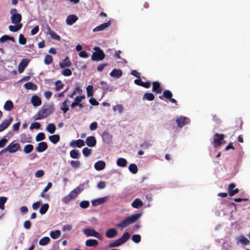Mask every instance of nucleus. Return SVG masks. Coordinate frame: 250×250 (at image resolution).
<instances>
[{
	"label": "nucleus",
	"instance_id": "obj_1",
	"mask_svg": "<svg viewBox=\"0 0 250 250\" xmlns=\"http://www.w3.org/2000/svg\"><path fill=\"white\" fill-rule=\"evenodd\" d=\"M54 110L55 108L53 104L44 105L34 115V119L38 120L45 118L52 113Z\"/></svg>",
	"mask_w": 250,
	"mask_h": 250
},
{
	"label": "nucleus",
	"instance_id": "obj_2",
	"mask_svg": "<svg viewBox=\"0 0 250 250\" xmlns=\"http://www.w3.org/2000/svg\"><path fill=\"white\" fill-rule=\"evenodd\" d=\"M142 213H136L127 217L120 223L116 225V226L121 228H125L129 225L136 222L141 216Z\"/></svg>",
	"mask_w": 250,
	"mask_h": 250
},
{
	"label": "nucleus",
	"instance_id": "obj_3",
	"mask_svg": "<svg viewBox=\"0 0 250 250\" xmlns=\"http://www.w3.org/2000/svg\"><path fill=\"white\" fill-rule=\"evenodd\" d=\"M95 52H93L92 55L91 59L94 61H100L103 60L104 57L105 55L103 51L98 46L94 48Z\"/></svg>",
	"mask_w": 250,
	"mask_h": 250
},
{
	"label": "nucleus",
	"instance_id": "obj_4",
	"mask_svg": "<svg viewBox=\"0 0 250 250\" xmlns=\"http://www.w3.org/2000/svg\"><path fill=\"white\" fill-rule=\"evenodd\" d=\"M16 8H12L10 10V13L11 14L10 18L11 22L13 24H20L22 19L21 15L18 13Z\"/></svg>",
	"mask_w": 250,
	"mask_h": 250
},
{
	"label": "nucleus",
	"instance_id": "obj_5",
	"mask_svg": "<svg viewBox=\"0 0 250 250\" xmlns=\"http://www.w3.org/2000/svg\"><path fill=\"white\" fill-rule=\"evenodd\" d=\"M224 138V134L215 133L213 137V146L215 148L220 146L223 143Z\"/></svg>",
	"mask_w": 250,
	"mask_h": 250
},
{
	"label": "nucleus",
	"instance_id": "obj_6",
	"mask_svg": "<svg viewBox=\"0 0 250 250\" xmlns=\"http://www.w3.org/2000/svg\"><path fill=\"white\" fill-rule=\"evenodd\" d=\"M83 232L87 237L93 236L97 238L100 239L101 235L97 232L94 229L91 228H86L83 230Z\"/></svg>",
	"mask_w": 250,
	"mask_h": 250
},
{
	"label": "nucleus",
	"instance_id": "obj_7",
	"mask_svg": "<svg viewBox=\"0 0 250 250\" xmlns=\"http://www.w3.org/2000/svg\"><path fill=\"white\" fill-rule=\"evenodd\" d=\"M20 148V145L18 143L10 144L2 150V151H8L9 153H13L17 151Z\"/></svg>",
	"mask_w": 250,
	"mask_h": 250
},
{
	"label": "nucleus",
	"instance_id": "obj_8",
	"mask_svg": "<svg viewBox=\"0 0 250 250\" xmlns=\"http://www.w3.org/2000/svg\"><path fill=\"white\" fill-rule=\"evenodd\" d=\"M164 97H165L166 98H167V99H169V101L171 103L177 104V101L175 99L172 98V93L170 90H164L163 91V95L159 96V98L160 99L163 100Z\"/></svg>",
	"mask_w": 250,
	"mask_h": 250
},
{
	"label": "nucleus",
	"instance_id": "obj_9",
	"mask_svg": "<svg viewBox=\"0 0 250 250\" xmlns=\"http://www.w3.org/2000/svg\"><path fill=\"white\" fill-rule=\"evenodd\" d=\"M176 122L178 127H182L185 125L188 124L190 122V120L186 117L181 116L176 118Z\"/></svg>",
	"mask_w": 250,
	"mask_h": 250
},
{
	"label": "nucleus",
	"instance_id": "obj_10",
	"mask_svg": "<svg viewBox=\"0 0 250 250\" xmlns=\"http://www.w3.org/2000/svg\"><path fill=\"white\" fill-rule=\"evenodd\" d=\"M13 121V118L10 117L8 119L4 120L1 124H0V132L3 131L6 129Z\"/></svg>",
	"mask_w": 250,
	"mask_h": 250
},
{
	"label": "nucleus",
	"instance_id": "obj_11",
	"mask_svg": "<svg viewBox=\"0 0 250 250\" xmlns=\"http://www.w3.org/2000/svg\"><path fill=\"white\" fill-rule=\"evenodd\" d=\"M29 60L28 59H23L20 62L18 65V71L20 73H22L28 65Z\"/></svg>",
	"mask_w": 250,
	"mask_h": 250
},
{
	"label": "nucleus",
	"instance_id": "obj_12",
	"mask_svg": "<svg viewBox=\"0 0 250 250\" xmlns=\"http://www.w3.org/2000/svg\"><path fill=\"white\" fill-rule=\"evenodd\" d=\"M110 25L111 21H108L107 22L103 23L99 25V26L96 27L95 28L93 29V31L95 32L104 30L106 28L108 27Z\"/></svg>",
	"mask_w": 250,
	"mask_h": 250
},
{
	"label": "nucleus",
	"instance_id": "obj_13",
	"mask_svg": "<svg viewBox=\"0 0 250 250\" xmlns=\"http://www.w3.org/2000/svg\"><path fill=\"white\" fill-rule=\"evenodd\" d=\"M70 146L73 147H81L85 145L84 142L81 139L77 140H73L70 143Z\"/></svg>",
	"mask_w": 250,
	"mask_h": 250
},
{
	"label": "nucleus",
	"instance_id": "obj_14",
	"mask_svg": "<svg viewBox=\"0 0 250 250\" xmlns=\"http://www.w3.org/2000/svg\"><path fill=\"white\" fill-rule=\"evenodd\" d=\"M236 185L234 183H231L229 185L228 190L230 196H233L239 192L238 188H235L233 190H231V189H234Z\"/></svg>",
	"mask_w": 250,
	"mask_h": 250
},
{
	"label": "nucleus",
	"instance_id": "obj_15",
	"mask_svg": "<svg viewBox=\"0 0 250 250\" xmlns=\"http://www.w3.org/2000/svg\"><path fill=\"white\" fill-rule=\"evenodd\" d=\"M78 20V18L75 15H69L66 20V23L67 24L71 25L74 24Z\"/></svg>",
	"mask_w": 250,
	"mask_h": 250
},
{
	"label": "nucleus",
	"instance_id": "obj_16",
	"mask_svg": "<svg viewBox=\"0 0 250 250\" xmlns=\"http://www.w3.org/2000/svg\"><path fill=\"white\" fill-rule=\"evenodd\" d=\"M69 103V100L66 99L62 103L60 106V109L64 114L66 113L69 109L68 105Z\"/></svg>",
	"mask_w": 250,
	"mask_h": 250
},
{
	"label": "nucleus",
	"instance_id": "obj_17",
	"mask_svg": "<svg viewBox=\"0 0 250 250\" xmlns=\"http://www.w3.org/2000/svg\"><path fill=\"white\" fill-rule=\"evenodd\" d=\"M48 147V146L46 143L42 142L39 143L38 145V146L36 147V151L38 152H42L46 150Z\"/></svg>",
	"mask_w": 250,
	"mask_h": 250
},
{
	"label": "nucleus",
	"instance_id": "obj_18",
	"mask_svg": "<svg viewBox=\"0 0 250 250\" xmlns=\"http://www.w3.org/2000/svg\"><path fill=\"white\" fill-rule=\"evenodd\" d=\"M152 91L156 93H161L162 91V88L158 82H154L152 83Z\"/></svg>",
	"mask_w": 250,
	"mask_h": 250
},
{
	"label": "nucleus",
	"instance_id": "obj_19",
	"mask_svg": "<svg viewBox=\"0 0 250 250\" xmlns=\"http://www.w3.org/2000/svg\"><path fill=\"white\" fill-rule=\"evenodd\" d=\"M86 144L89 147H94L96 144V140L94 136H89L86 139Z\"/></svg>",
	"mask_w": 250,
	"mask_h": 250
},
{
	"label": "nucleus",
	"instance_id": "obj_20",
	"mask_svg": "<svg viewBox=\"0 0 250 250\" xmlns=\"http://www.w3.org/2000/svg\"><path fill=\"white\" fill-rule=\"evenodd\" d=\"M123 75V72L122 70L118 69H114L112 70V71L110 73V75L112 77L119 78Z\"/></svg>",
	"mask_w": 250,
	"mask_h": 250
},
{
	"label": "nucleus",
	"instance_id": "obj_21",
	"mask_svg": "<svg viewBox=\"0 0 250 250\" xmlns=\"http://www.w3.org/2000/svg\"><path fill=\"white\" fill-rule=\"evenodd\" d=\"M59 65L61 68H63L71 66L72 63L69 60V58L66 57L62 62H60Z\"/></svg>",
	"mask_w": 250,
	"mask_h": 250
},
{
	"label": "nucleus",
	"instance_id": "obj_22",
	"mask_svg": "<svg viewBox=\"0 0 250 250\" xmlns=\"http://www.w3.org/2000/svg\"><path fill=\"white\" fill-rule=\"evenodd\" d=\"M31 102L34 106H39L42 104L41 99L37 96H33L31 98Z\"/></svg>",
	"mask_w": 250,
	"mask_h": 250
},
{
	"label": "nucleus",
	"instance_id": "obj_23",
	"mask_svg": "<svg viewBox=\"0 0 250 250\" xmlns=\"http://www.w3.org/2000/svg\"><path fill=\"white\" fill-rule=\"evenodd\" d=\"M105 163L103 161H98L94 164L95 168L98 171H100L104 168Z\"/></svg>",
	"mask_w": 250,
	"mask_h": 250
},
{
	"label": "nucleus",
	"instance_id": "obj_24",
	"mask_svg": "<svg viewBox=\"0 0 250 250\" xmlns=\"http://www.w3.org/2000/svg\"><path fill=\"white\" fill-rule=\"evenodd\" d=\"M117 234V230L115 229H109L105 233V236L108 238H114Z\"/></svg>",
	"mask_w": 250,
	"mask_h": 250
},
{
	"label": "nucleus",
	"instance_id": "obj_25",
	"mask_svg": "<svg viewBox=\"0 0 250 250\" xmlns=\"http://www.w3.org/2000/svg\"><path fill=\"white\" fill-rule=\"evenodd\" d=\"M47 30L48 34L51 36V37L53 39L56 40L57 41L61 40V37L58 34H57L54 31L51 30L49 26H47Z\"/></svg>",
	"mask_w": 250,
	"mask_h": 250
},
{
	"label": "nucleus",
	"instance_id": "obj_26",
	"mask_svg": "<svg viewBox=\"0 0 250 250\" xmlns=\"http://www.w3.org/2000/svg\"><path fill=\"white\" fill-rule=\"evenodd\" d=\"M15 25H10L9 26L8 28L11 32H16L21 29L22 26V24H14Z\"/></svg>",
	"mask_w": 250,
	"mask_h": 250
},
{
	"label": "nucleus",
	"instance_id": "obj_27",
	"mask_svg": "<svg viewBox=\"0 0 250 250\" xmlns=\"http://www.w3.org/2000/svg\"><path fill=\"white\" fill-rule=\"evenodd\" d=\"M102 138L103 141L107 144L109 143L112 140L111 135L106 131H104L102 135Z\"/></svg>",
	"mask_w": 250,
	"mask_h": 250
},
{
	"label": "nucleus",
	"instance_id": "obj_28",
	"mask_svg": "<svg viewBox=\"0 0 250 250\" xmlns=\"http://www.w3.org/2000/svg\"><path fill=\"white\" fill-rule=\"evenodd\" d=\"M105 201H106L105 198L103 197V198H100L98 199L93 200L91 201V202H92V205L93 206H97L98 205L103 204L105 202Z\"/></svg>",
	"mask_w": 250,
	"mask_h": 250
},
{
	"label": "nucleus",
	"instance_id": "obj_29",
	"mask_svg": "<svg viewBox=\"0 0 250 250\" xmlns=\"http://www.w3.org/2000/svg\"><path fill=\"white\" fill-rule=\"evenodd\" d=\"M237 243H240L245 245H248L250 244L249 240L244 237V236L241 235L237 238Z\"/></svg>",
	"mask_w": 250,
	"mask_h": 250
},
{
	"label": "nucleus",
	"instance_id": "obj_30",
	"mask_svg": "<svg viewBox=\"0 0 250 250\" xmlns=\"http://www.w3.org/2000/svg\"><path fill=\"white\" fill-rule=\"evenodd\" d=\"M85 244L88 247H96L98 245V242L96 239H88L85 241Z\"/></svg>",
	"mask_w": 250,
	"mask_h": 250
},
{
	"label": "nucleus",
	"instance_id": "obj_31",
	"mask_svg": "<svg viewBox=\"0 0 250 250\" xmlns=\"http://www.w3.org/2000/svg\"><path fill=\"white\" fill-rule=\"evenodd\" d=\"M14 107V104L11 101H7L4 105L3 108L6 111H11Z\"/></svg>",
	"mask_w": 250,
	"mask_h": 250
},
{
	"label": "nucleus",
	"instance_id": "obj_32",
	"mask_svg": "<svg viewBox=\"0 0 250 250\" xmlns=\"http://www.w3.org/2000/svg\"><path fill=\"white\" fill-rule=\"evenodd\" d=\"M143 205L142 201L139 199H136L132 203L131 206L136 208H139Z\"/></svg>",
	"mask_w": 250,
	"mask_h": 250
},
{
	"label": "nucleus",
	"instance_id": "obj_33",
	"mask_svg": "<svg viewBox=\"0 0 250 250\" xmlns=\"http://www.w3.org/2000/svg\"><path fill=\"white\" fill-rule=\"evenodd\" d=\"M24 87L26 89H31L32 90H36L37 89V85L32 83V82H28L24 84Z\"/></svg>",
	"mask_w": 250,
	"mask_h": 250
},
{
	"label": "nucleus",
	"instance_id": "obj_34",
	"mask_svg": "<svg viewBox=\"0 0 250 250\" xmlns=\"http://www.w3.org/2000/svg\"><path fill=\"white\" fill-rule=\"evenodd\" d=\"M48 139L52 143L56 144L58 142H59L60 140V137L59 135L55 134L49 136Z\"/></svg>",
	"mask_w": 250,
	"mask_h": 250
},
{
	"label": "nucleus",
	"instance_id": "obj_35",
	"mask_svg": "<svg viewBox=\"0 0 250 250\" xmlns=\"http://www.w3.org/2000/svg\"><path fill=\"white\" fill-rule=\"evenodd\" d=\"M49 234L52 239H56L61 236V232L60 230H57L56 231H51L50 232Z\"/></svg>",
	"mask_w": 250,
	"mask_h": 250
},
{
	"label": "nucleus",
	"instance_id": "obj_36",
	"mask_svg": "<svg viewBox=\"0 0 250 250\" xmlns=\"http://www.w3.org/2000/svg\"><path fill=\"white\" fill-rule=\"evenodd\" d=\"M56 129L55 125L52 123L49 124L46 128V130L51 134L54 133L55 132Z\"/></svg>",
	"mask_w": 250,
	"mask_h": 250
},
{
	"label": "nucleus",
	"instance_id": "obj_37",
	"mask_svg": "<svg viewBox=\"0 0 250 250\" xmlns=\"http://www.w3.org/2000/svg\"><path fill=\"white\" fill-rule=\"evenodd\" d=\"M130 234L128 232H125L122 236L119 238L122 244L126 242L130 238Z\"/></svg>",
	"mask_w": 250,
	"mask_h": 250
},
{
	"label": "nucleus",
	"instance_id": "obj_38",
	"mask_svg": "<svg viewBox=\"0 0 250 250\" xmlns=\"http://www.w3.org/2000/svg\"><path fill=\"white\" fill-rule=\"evenodd\" d=\"M89 188V181L87 180L85 182L80 184L78 187H77V189H78V190H80V192H81L83 190L84 188Z\"/></svg>",
	"mask_w": 250,
	"mask_h": 250
},
{
	"label": "nucleus",
	"instance_id": "obj_39",
	"mask_svg": "<svg viewBox=\"0 0 250 250\" xmlns=\"http://www.w3.org/2000/svg\"><path fill=\"white\" fill-rule=\"evenodd\" d=\"M127 161L126 159L123 158H120L117 160V164L118 166L125 167L126 166Z\"/></svg>",
	"mask_w": 250,
	"mask_h": 250
},
{
	"label": "nucleus",
	"instance_id": "obj_40",
	"mask_svg": "<svg viewBox=\"0 0 250 250\" xmlns=\"http://www.w3.org/2000/svg\"><path fill=\"white\" fill-rule=\"evenodd\" d=\"M34 146L33 145L29 144L25 145L23 148V151L25 154L30 153L33 150Z\"/></svg>",
	"mask_w": 250,
	"mask_h": 250
},
{
	"label": "nucleus",
	"instance_id": "obj_41",
	"mask_svg": "<svg viewBox=\"0 0 250 250\" xmlns=\"http://www.w3.org/2000/svg\"><path fill=\"white\" fill-rule=\"evenodd\" d=\"M155 98L154 95L151 93H146L143 96V99L149 101H153Z\"/></svg>",
	"mask_w": 250,
	"mask_h": 250
},
{
	"label": "nucleus",
	"instance_id": "obj_42",
	"mask_svg": "<svg viewBox=\"0 0 250 250\" xmlns=\"http://www.w3.org/2000/svg\"><path fill=\"white\" fill-rule=\"evenodd\" d=\"M70 155L72 158L78 159L80 156L79 150L73 149L70 151Z\"/></svg>",
	"mask_w": 250,
	"mask_h": 250
},
{
	"label": "nucleus",
	"instance_id": "obj_43",
	"mask_svg": "<svg viewBox=\"0 0 250 250\" xmlns=\"http://www.w3.org/2000/svg\"><path fill=\"white\" fill-rule=\"evenodd\" d=\"M49 208V205L48 204H44L42 205L39 210L40 213L41 214H44Z\"/></svg>",
	"mask_w": 250,
	"mask_h": 250
},
{
	"label": "nucleus",
	"instance_id": "obj_44",
	"mask_svg": "<svg viewBox=\"0 0 250 250\" xmlns=\"http://www.w3.org/2000/svg\"><path fill=\"white\" fill-rule=\"evenodd\" d=\"M80 193V190H78V189H77V188H75L68 194V195L72 200L77 197Z\"/></svg>",
	"mask_w": 250,
	"mask_h": 250
},
{
	"label": "nucleus",
	"instance_id": "obj_45",
	"mask_svg": "<svg viewBox=\"0 0 250 250\" xmlns=\"http://www.w3.org/2000/svg\"><path fill=\"white\" fill-rule=\"evenodd\" d=\"M128 169L133 174H136L138 171V167L134 164H131L129 165Z\"/></svg>",
	"mask_w": 250,
	"mask_h": 250
},
{
	"label": "nucleus",
	"instance_id": "obj_46",
	"mask_svg": "<svg viewBox=\"0 0 250 250\" xmlns=\"http://www.w3.org/2000/svg\"><path fill=\"white\" fill-rule=\"evenodd\" d=\"M55 90L56 91H60L61 89H62L63 86L64 84L60 80H58L55 83Z\"/></svg>",
	"mask_w": 250,
	"mask_h": 250
},
{
	"label": "nucleus",
	"instance_id": "obj_47",
	"mask_svg": "<svg viewBox=\"0 0 250 250\" xmlns=\"http://www.w3.org/2000/svg\"><path fill=\"white\" fill-rule=\"evenodd\" d=\"M50 239L48 237H44L42 238L40 241H39V244L42 246H44L46 244H47Z\"/></svg>",
	"mask_w": 250,
	"mask_h": 250
},
{
	"label": "nucleus",
	"instance_id": "obj_48",
	"mask_svg": "<svg viewBox=\"0 0 250 250\" xmlns=\"http://www.w3.org/2000/svg\"><path fill=\"white\" fill-rule=\"evenodd\" d=\"M121 245H122V244L121 242V241H120V239H118L116 240L115 241H114L113 242L110 243L109 244L108 247L109 248L117 247Z\"/></svg>",
	"mask_w": 250,
	"mask_h": 250
},
{
	"label": "nucleus",
	"instance_id": "obj_49",
	"mask_svg": "<svg viewBox=\"0 0 250 250\" xmlns=\"http://www.w3.org/2000/svg\"><path fill=\"white\" fill-rule=\"evenodd\" d=\"M44 62L46 64H50L53 62L52 56L49 55H46L44 58Z\"/></svg>",
	"mask_w": 250,
	"mask_h": 250
},
{
	"label": "nucleus",
	"instance_id": "obj_50",
	"mask_svg": "<svg viewBox=\"0 0 250 250\" xmlns=\"http://www.w3.org/2000/svg\"><path fill=\"white\" fill-rule=\"evenodd\" d=\"M7 198L5 197H0V209H4V204L6 202Z\"/></svg>",
	"mask_w": 250,
	"mask_h": 250
},
{
	"label": "nucleus",
	"instance_id": "obj_51",
	"mask_svg": "<svg viewBox=\"0 0 250 250\" xmlns=\"http://www.w3.org/2000/svg\"><path fill=\"white\" fill-rule=\"evenodd\" d=\"M123 106L120 104H117L113 107V109L114 111H118L120 114L123 112Z\"/></svg>",
	"mask_w": 250,
	"mask_h": 250
},
{
	"label": "nucleus",
	"instance_id": "obj_52",
	"mask_svg": "<svg viewBox=\"0 0 250 250\" xmlns=\"http://www.w3.org/2000/svg\"><path fill=\"white\" fill-rule=\"evenodd\" d=\"M45 138V136L44 133L41 132L37 134L35 140L36 142H39L43 140Z\"/></svg>",
	"mask_w": 250,
	"mask_h": 250
},
{
	"label": "nucleus",
	"instance_id": "obj_53",
	"mask_svg": "<svg viewBox=\"0 0 250 250\" xmlns=\"http://www.w3.org/2000/svg\"><path fill=\"white\" fill-rule=\"evenodd\" d=\"M89 202L86 200L82 201L80 204V206L82 208H86L89 206Z\"/></svg>",
	"mask_w": 250,
	"mask_h": 250
},
{
	"label": "nucleus",
	"instance_id": "obj_54",
	"mask_svg": "<svg viewBox=\"0 0 250 250\" xmlns=\"http://www.w3.org/2000/svg\"><path fill=\"white\" fill-rule=\"evenodd\" d=\"M93 87L91 85H89L86 87L87 95L88 97L92 96L93 95Z\"/></svg>",
	"mask_w": 250,
	"mask_h": 250
},
{
	"label": "nucleus",
	"instance_id": "obj_55",
	"mask_svg": "<svg viewBox=\"0 0 250 250\" xmlns=\"http://www.w3.org/2000/svg\"><path fill=\"white\" fill-rule=\"evenodd\" d=\"M131 239L134 242L138 243L141 241V237L139 234H134L132 236Z\"/></svg>",
	"mask_w": 250,
	"mask_h": 250
},
{
	"label": "nucleus",
	"instance_id": "obj_56",
	"mask_svg": "<svg viewBox=\"0 0 250 250\" xmlns=\"http://www.w3.org/2000/svg\"><path fill=\"white\" fill-rule=\"evenodd\" d=\"M19 42L21 45H24L26 44V39L22 34H21L19 35Z\"/></svg>",
	"mask_w": 250,
	"mask_h": 250
},
{
	"label": "nucleus",
	"instance_id": "obj_57",
	"mask_svg": "<svg viewBox=\"0 0 250 250\" xmlns=\"http://www.w3.org/2000/svg\"><path fill=\"white\" fill-rule=\"evenodd\" d=\"M70 165L73 167L78 168L81 166V163L78 160H72L70 162Z\"/></svg>",
	"mask_w": 250,
	"mask_h": 250
},
{
	"label": "nucleus",
	"instance_id": "obj_58",
	"mask_svg": "<svg viewBox=\"0 0 250 250\" xmlns=\"http://www.w3.org/2000/svg\"><path fill=\"white\" fill-rule=\"evenodd\" d=\"M72 71L69 68H65L62 72V74L64 76H70L72 75Z\"/></svg>",
	"mask_w": 250,
	"mask_h": 250
},
{
	"label": "nucleus",
	"instance_id": "obj_59",
	"mask_svg": "<svg viewBox=\"0 0 250 250\" xmlns=\"http://www.w3.org/2000/svg\"><path fill=\"white\" fill-rule=\"evenodd\" d=\"M41 127V124L39 122H34L30 125L29 128L30 129H33L34 128L35 129H39Z\"/></svg>",
	"mask_w": 250,
	"mask_h": 250
},
{
	"label": "nucleus",
	"instance_id": "obj_60",
	"mask_svg": "<svg viewBox=\"0 0 250 250\" xmlns=\"http://www.w3.org/2000/svg\"><path fill=\"white\" fill-rule=\"evenodd\" d=\"M91 151V149H89L88 147H84L83 149V153L85 157H88L90 155Z\"/></svg>",
	"mask_w": 250,
	"mask_h": 250
},
{
	"label": "nucleus",
	"instance_id": "obj_61",
	"mask_svg": "<svg viewBox=\"0 0 250 250\" xmlns=\"http://www.w3.org/2000/svg\"><path fill=\"white\" fill-rule=\"evenodd\" d=\"M44 173L43 170H38L36 172L35 175V177L37 178H41L43 176Z\"/></svg>",
	"mask_w": 250,
	"mask_h": 250
},
{
	"label": "nucleus",
	"instance_id": "obj_62",
	"mask_svg": "<svg viewBox=\"0 0 250 250\" xmlns=\"http://www.w3.org/2000/svg\"><path fill=\"white\" fill-rule=\"evenodd\" d=\"M101 85H102V87L104 90L107 91L109 89L108 84L104 81H102L100 83Z\"/></svg>",
	"mask_w": 250,
	"mask_h": 250
},
{
	"label": "nucleus",
	"instance_id": "obj_63",
	"mask_svg": "<svg viewBox=\"0 0 250 250\" xmlns=\"http://www.w3.org/2000/svg\"><path fill=\"white\" fill-rule=\"evenodd\" d=\"M98 127V124L96 122H94L90 125V129L92 131L96 130Z\"/></svg>",
	"mask_w": 250,
	"mask_h": 250
},
{
	"label": "nucleus",
	"instance_id": "obj_64",
	"mask_svg": "<svg viewBox=\"0 0 250 250\" xmlns=\"http://www.w3.org/2000/svg\"><path fill=\"white\" fill-rule=\"evenodd\" d=\"M89 103L92 105H98L99 103L98 102L93 98H91L89 100Z\"/></svg>",
	"mask_w": 250,
	"mask_h": 250
}]
</instances>
